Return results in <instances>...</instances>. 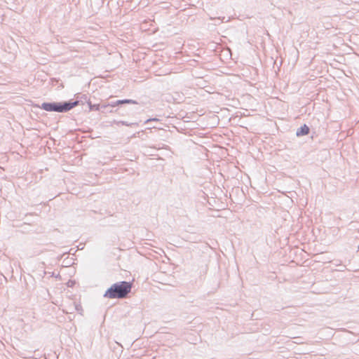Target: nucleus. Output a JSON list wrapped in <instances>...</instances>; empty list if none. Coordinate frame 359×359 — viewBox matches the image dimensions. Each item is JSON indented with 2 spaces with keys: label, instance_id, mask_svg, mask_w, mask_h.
I'll return each mask as SVG.
<instances>
[{
  "label": "nucleus",
  "instance_id": "obj_1",
  "mask_svg": "<svg viewBox=\"0 0 359 359\" xmlns=\"http://www.w3.org/2000/svg\"><path fill=\"white\" fill-rule=\"evenodd\" d=\"M131 288L132 283L130 282H118L106 290L104 297L109 299H123L130 292Z\"/></svg>",
  "mask_w": 359,
  "mask_h": 359
},
{
  "label": "nucleus",
  "instance_id": "obj_2",
  "mask_svg": "<svg viewBox=\"0 0 359 359\" xmlns=\"http://www.w3.org/2000/svg\"><path fill=\"white\" fill-rule=\"evenodd\" d=\"M77 104V102H72V100L64 102H43L40 108L49 112L65 113L76 107Z\"/></svg>",
  "mask_w": 359,
  "mask_h": 359
},
{
  "label": "nucleus",
  "instance_id": "obj_3",
  "mask_svg": "<svg viewBox=\"0 0 359 359\" xmlns=\"http://www.w3.org/2000/svg\"><path fill=\"white\" fill-rule=\"evenodd\" d=\"M123 104H137V102L135 100L130 99L118 100L115 102H110L107 104H102L101 108L115 107Z\"/></svg>",
  "mask_w": 359,
  "mask_h": 359
},
{
  "label": "nucleus",
  "instance_id": "obj_4",
  "mask_svg": "<svg viewBox=\"0 0 359 359\" xmlns=\"http://www.w3.org/2000/svg\"><path fill=\"white\" fill-rule=\"evenodd\" d=\"M309 131H310L309 127L307 125L304 124L303 126H302L300 128H299L297 130L296 135L297 137L304 136V135H308L309 133Z\"/></svg>",
  "mask_w": 359,
  "mask_h": 359
},
{
  "label": "nucleus",
  "instance_id": "obj_5",
  "mask_svg": "<svg viewBox=\"0 0 359 359\" xmlns=\"http://www.w3.org/2000/svg\"><path fill=\"white\" fill-rule=\"evenodd\" d=\"M72 102H77L78 104L76 106L80 104H84L85 103H87L88 104V102H90V99L88 98L87 95H78L76 97V100H72Z\"/></svg>",
  "mask_w": 359,
  "mask_h": 359
},
{
  "label": "nucleus",
  "instance_id": "obj_6",
  "mask_svg": "<svg viewBox=\"0 0 359 359\" xmlns=\"http://www.w3.org/2000/svg\"><path fill=\"white\" fill-rule=\"evenodd\" d=\"M88 107L90 111H100L102 108H101L102 104H92L91 102H88Z\"/></svg>",
  "mask_w": 359,
  "mask_h": 359
},
{
  "label": "nucleus",
  "instance_id": "obj_7",
  "mask_svg": "<svg viewBox=\"0 0 359 359\" xmlns=\"http://www.w3.org/2000/svg\"><path fill=\"white\" fill-rule=\"evenodd\" d=\"M116 124L117 125L121 124L123 126H132V125H136V123H128V122L124 121H117Z\"/></svg>",
  "mask_w": 359,
  "mask_h": 359
},
{
  "label": "nucleus",
  "instance_id": "obj_8",
  "mask_svg": "<svg viewBox=\"0 0 359 359\" xmlns=\"http://www.w3.org/2000/svg\"><path fill=\"white\" fill-rule=\"evenodd\" d=\"M100 111H101L102 113H106V112L112 113V112H113V110H112V109L109 110V109H108V108H102V109H100Z\"/></svg>",
  "mask_w": 359,
  "mask_h": 359
},
{
  "label": "nucleus",
  "instance_id": "obj_9",
  "mask_svg": "<svg viewBox=\"0 0 359 359\" xmlns=\"http://www.w3.org/2000/svg\"><path fill=\"white\" fill-rule=\"evenodd\" d=\"M158 119L156 118H149L147 119L145 123H149V122H151V121H158Z\"/></svg>",
  "mask_w": 359,
  "mask_h": 359
},
{
  "label": "nucleus",
  "instance_id": "obj_10",
  "mask_svg": "<svg viewBox=\"0 0 359 359\" xmlns=\"http://www.w3.org/2000/svg\"><path fill=\"white\" fill-rule=\"evenodd\" d=\"M75 309H76L77 311H82L81 306V305H79V304H75Z\"/></svg>",
  "mask_w": 359,
  "mask_h": 359
}]
</instances>
